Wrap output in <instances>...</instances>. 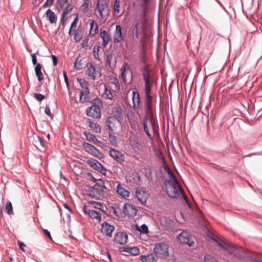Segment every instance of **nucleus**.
<instances>
[{
	"mask_svg": "<svg viewBox=\"0 0 262 262\" xmlns=\"http://www.w3.org/2000/svg\"><path fill=\"white\" fill-rule=\"evenodd\" d=\"M212 239L223 250L228 251L229 254L235 257L242 259L245 257L244 249L236 245H234L228 240L219 237H213Z\"/></svg>",
	"mask_w": 262,
	"mask_h": 262,
	"instance_id": "f257e3e1",
	"label": "nucleus"
},
{
	"mask_svg": "<svg viewBox=\"0 0 262 262\" xmlns=\"http://www.w3.org/2000/svg\"><path fill=\"white\" fill-rule=\"evenodd\" d=\"M144 107L145 114L144 118H149L150 125L154 131L157 125V121L154 117L152 110V98L145 99Z\"/></svg>",
	"mask_w": 262,
	"mask_h": 262,
	"instance_id": "f03ea898",
	"label": "nucleus"
},
{
	"mask_svg": "<svg viewBox=\"0 0 262 262\" xmlns=\"http://www.w3.org/2000/svg\"><path fill=\"white\" fill-rule=\"evenodd\" d=\"M169 246L165 243H159L155 245L154 254L157 257L166 258L169 256Z\"/></svg>",
	"mask_w": 262,
	"mask_h": 262,
	"instance_id": "7ed1b4c3",
	"label": "nucleus"
},
{
	"mask_svg": "<svg viewBox=\"0 0 262 262\" xmlns=\"http://www.w3.org/2000/svg\"><path fill=\"white\" fill-rule=\"evenodd\" d=\"M85 191L88 196L97 200H100L101 195L104 193L99 188L96 187L95 185L93 187L87 186Z\"/></svg>",
	"mask_w": 262,
	"mask_h": 262,
	"instance_id": "20e7f679",
	"label": "nucleus"
},
{
	"mask_svg": "<svg viewBox=\"0 0 262 262\" xmlns=\"http://www.w3.org/2000/svg\"><path fill=\"white\" fill-rule=\"evenodd\" d=\"M167 194L170 198H177L180 193H182V189L179 184L165 189Z\"/></svg>",
	"mask_w": 262,
	"mask_h": 262,
	"instance_id": "39448f33",
	"label": "nucleus"
},
{
	"mask_svg": "<svg viewBox=\"0 0 262 262\" xmlns=\"http://www.w3.org/2000/svg\"><path fill=\"white\" fill-rule=\"evenodd\" d=\"M86 112L88 116L93 118L99 119L101 116L100 109L97 105L93 104L91 106L88 107L86 110Z\"/></svg>",
	"mask_w": 262,
	"mask_h": 262,
	"instance_id": "423d86ee",
	"label": "nucleus"
},
{
	"mask_svg": "<svg viewBox=\"0 0 262 262\" xmlns=\"http://www.w3.org/2000/svg\"><path fill=\"white\" fill-rule=\"evenodd\" d=\"M87 163L93 169L98 171L101 173L104 174L106 171V169L104 166L95 159H90L87 161Z\"/></svg>",
	"mask_w": 262,
	"mask_h": 262,
	"instance_id": "0eeeda50",
	"label": "nucleus"
},
{
	"mask_svg": "<svg viewBox=\"0 0 262 262\" xmlns=\"http://www.w3.org/2000/svg\"><path fill=\"white\" fill-rule=\"evenodd\" d=\"M122 212L126 215L135 216L137 212V209L132 204L126 203L122 207Z\"/></svg>",
	"mask_w": 262,
	"mask_h": 262,
	"instance_id": "6e6552de",
	"label": "nucleus"
},
{
	"mask_svg": "<svg viewBox=\"0 0 262 262\" xmlns=\"http://www.w3.org/2000/svg\"><path fill=\"white\" fill-rule=\"evenodd\" d=\"M178 238L180 242L183 244H187L189 246H191L194 244L192 238L190 236L189 233L186 232L181 233L178 235Z\"/></svg>",
	"mask_w": 262,
	"mask_h": 262,
	"instance_id": "1a4fd4ad",
	"label": "nucleus"
},
{
	"mask_svg": "<svg viewBox=\"0 0 262 262\" xmlns=\"http://www.w3.org/2000/svg\"><path fill=\"white\" fill-rule=\"evenodd\" d=\"M110 156L116 161L121 163L125 160V156L119 150L111 148L109 150Z\"/></svg>",
	"mask_w": 262,
	"mask_h": 262,
	"instance_id": "9d476101",
	"label": "nucleus"
},
{
	"mask_svg": "<svg viewBox=\"0 0 262 262\" xmlns=\"http://www.w3.org/2000/svg\"><path fill=\"white\" fill-rule=\"evenodd\" d=\"M124 39L122 32V27L117 25L113 33V42L115 44L120 43Z\"/></svg>",
	"mask_w": 262,
	"mask_h": 262,
	"instance_id": "9b49d317",
	"label": "nucleus"
},
{
	"mask_svg": "<svg viewBox=\"0 0 262 262\" xmlns=\"http://www.w3.org/2000/svg\"><path fill=\"white\" fill-rule=\"evenodd\" d=\"M83 211L85 214H88L92 219H95L98 222L101 221V214L98 211L88 209L85 205L83 207Z\"/></svg>",
	"mask_w": 262,
	"mask_h": 262,
	"instance_id": "f8f14e48",
	"label": "nucleus"
},
{
	"mask_svg": "<svg viewBox=\"0 0 262 262\" xmlns=\"http://www.w3.org/2000/svg\"><path fill=\"white\" fill-rule=\"evenodd\" d=\"M127 235L124 232H118L115 235L114 242L120 245H124L127 243Z\"/></svg>",
	"mask_w": 262,
	"mask_h": 262,
	"instance_id": "ddd939ff",
	"label": "nucleus"
},
{
	"mask_svg": "<svg viewBox=\"0 0 262 262\" xmlns=\"http://www.w3.org/2000/svg\"><path fill=\"white\" fill-rule=\"evenodd\" d=\"M86 73L89 77H92L95 80L97 76L100 77V74L96 71L95 66L91 63L87 64Z\"/></svg>",
	"mask_w": 262,
	"mask_h": 262,
	"instance_id": "4468645a",
	"label": "nucleus"
},
{
	"mask_svg": "<svg viewBox=\"0 0 262 262\" xmlns=\"http://www.w3.org/2000/svg\"><path fill=\"white\" fill-rule=\"evenodd\" d=\"M136 197L142 204H145L147 201V193L141 189H136Z\"/></svg>",
	"mask_w": 262,
	"mask_h": 262,
	"instance_id": "2eb2a0df",
	"label": "nucleus"
},
{
	"mask_svg": "<svg viewBox=\"0 0 262 262\" xmlns=\"http://www.w3.org/2000/svg\"><path fill=\"white\" fill-rule=\"evenodd\" d=\"M107 5L105 0H98L96 9L98 11L99 16L101 18H104L103 11H104L107 8Z\"/></svg>",
	"mask_w": 262,
	"mask_h": 262,
	"instance_id": "dca6fc26",
	"label": "nucleus"
},
{
	"mask_svg": "<svg viewBox=\"0 0 262 262\" xmlns=\"http://www.w3.org/2000/svg\"><path fill=\"white\" fill-rule=\"evenodd\" d=\"M115 228L113 226L105 222L102 224L101 231L108 237H112V232L114 231Z\"/></svg>",
	"mask_w": 262,
	"mask_h": 262,
	"instance_id": "f3484780",
	"label": "nucleus"
},
{
	"mask_svg": "<svg viewBox=\"0 0 262 262\" xmlns=\"http://www.w3.org/2000/svg\"><path fill=\"white\" fill-rule=\"evenodd\" d=\"M112 116L118 122H121L123 119L122 114V109L120 106L115 107L112 110Z\"/></svg>",
	"mask_w": 262,
	"mask_h": 262,
	"instance_id": "a211bd4d",
	"label": "nucleus"
},
{
	"mask_svg": "<svg viewBox=\"0 0 262 262\" xmlns=\"http://www.w3.org/2000/svg\"><path fill=\"white\" fill-rule=\"evenodd\" d=\"M99 35L102 39V46L103 48L106 47L111 40V37L108 33L104 30H100Z\"/></svg>",
	"mask_w": 262,
	"mask_h": 262,
	"instance_id": "6ab92c4d",
	"label": "nucleus"
},
{
	"mask_svg": "<svg viewBox=\"0 0 262 262\" xmlns=\"http://www.w3.org/2000/svg\"><path fill=\"white\" fill-rule=\"evenodd\" d=\"M132 101L134 109L138 110L140 105V95L137 92H133Z\"/></svg>",
	"mask_w": 262,
	"mask_h": 262,
	"instance_id": "aec40b11",
	"label": "nucleus"
},
{
	"mask_svg": "<svg viewBox=\"0 0 262 262\" xmlns=\"http://www.w3.org/2000/svg\"><path fill=\"white\" fill-rule=\"evenodd\" d=\"M117 121L116 119H114V117H107L105 124L107 126L108 128L112 131H114L116 128V122Z\"/></svg>",
	"mask_w": 262,
	"mask_h": 262,
	"instance_id": "412c9836",
	"label": "nucleus"
},
{
	"mask_svg": "<svg viewBox=\"0 0 262 262\" xmlns=\"http://www.w3.org/2000/svg\"><path fill=\"white\" fill-rule=\"evenodd\" d=\"M116 191L119 195L125 199L129 197L130 193L129 191L122 187L120 184L117 185L116 187Z\"/></svg>",
	"mask_w": 262,
	"mask_h": 262,
	"instance_id": "4be33fe9",
	"label": "nucleus"
},
{
	"mask_svg": "<svg viewBox=\"0 0 262 262\" xmlns=\"http://www.w3.org/2000/svg\"><path fill=\"white\" fill-rule=\"evenodd\" d=\"M46 16L50 24H56L57 20V17L54 12L48 9L46 12Z\"/></svg>",
	"mask_w": 262,
	"mask_h": 262,
	"instance_id": "5701e85b",
	"label": "nucleus"
},
{
	"mask_svg": "<svg viewBox=\"0 0 262 262\" xmlns=\"http://www.w3.org/2000/svg\"><path fill=\"white\" fill-rule=\"evenodd\" d=\"M90 27L89 36L93 37L98 33V25L95 20H92L90 23Z\"/></svg>",
	"mask_w": 262,
	"mask_h": 262,
	"instance_id": "b1692460",
	"label": "nucleus"
},
{
	"mask_svg": "<svg viewBox=\"0 0 262 262\" xmlns=\"http://www.w3.org/2000/svg\"><path fill=\"white\" fill-rule=\"evenodd\" d=\"M142 76L145 81V84H151L152 78L150 75V71L148 69L144 68L143 69Z\"/></svg>",
	"mask_w": 262,
	"mask_h": 262,
	"instance_id": "393cba45",
	"label": "nucleus"
},
{
	"mask_svg": "<svg viewBox=\"0 0 262 262\" xmlns=\"http://www.w3.org/2000/svg\"><path fill=\"white\" fill-rule=\"evenodd\" d=\"M88 122L89 123V127L94 132L97 134L101 133V128L98 124L92 122L90 119H88Z\"/></svg>",
	"mask_w": 262,
	"mask_h": 262,
	"instance_id": "a878e982",
	"label": "nucleus"
},
{
	"mask_svg": "<svg viewBox=\"0 0 262 262\" xmlns=\"http://www.w3.org/2000/svg\"><path fill=\"white\" fill-rule=\"evenodd\" d=\"M42 68V65L40 63H38L37 66L35 67V73L37 77L38 80L39 81H41L43 79V75L41 71V69Z\"/></svg>",
	"mask_w": 262,
	"mask_h": 262,
	"instance_id": "bb28decb",
	"label": "nucleus"
},
{
	"mask_svg": "<svg viewBox=\"0 0 262 262\" xmlns=\"http://www.w3.org/2000/svg\"><path fill=\"white\" fill-rule=\"evenodd\" d=\"M104 92L102 94V97L105 99L113 100V95L111 90L108 89L105 84H104Z\"/></svg>",
	"mask_w": 262,
	"mask_h": 262,
	"instance_id": "cd10ccee",
	"label": "nucleus"
},
{
	"mask_svg": "<svg viewBox=\"0 0 262 262\" xmlns=\"http://www.w3.org/2000/svg\"><path fill=\"white\" fill-rule=\"evenodd\" d=\"M90 91L88 90V93H85V90L81 91L80 93L79 101L81 103H84L90 100L89 97Z\"/></svg>",
	"mask_w": 262,
	"mask_h": 262,
	"instance_id": "c85d7f7f",
	"label": "nucleus"
},
{
	"mask_svg": "<svg viewBox=\"0 0 262 262\" xmlns=\"http://www.w3.org/2000/svg\"><path fill=\"white\" fill-rule=\"evenodd\" d=\"M149 122V118H144L143 120V125L144 132L146 133L148 137L151 139L152 135L149 133V128L148 127L147 122Z\"/></svg>",
	"mask_w": 262,
	"mask_h": 262,
	"instance_id": "c756f323",
	"label": "nucleus"
},
{
	"mask_svg": "<svg viewBox=\"0 0 262 262\" xmlns=\"http://www.w3.org/2000/svg\"><path fill=\"white\" fill-rule=\"evenodd\" d=\"M83 134L85 136L86 140L88 141L92 142L95 144L99 142L95 136L88 132H84Z\"/></svg>",
	"mask_w": 262,
	"mask_h": 262,
	"instance_id": "7c9ffc66",
	"label": "nucleus"
},
{
	"mask_svg": "<svg viewBox=\"0 0 262 262\" xmlns=\"http://www.w3.org/2000/svg\"><path fill=\"white\" fill-rule=\"evenodd\" d=\"M178 184L179 183L176 178H170L165 181L164 185L165 186V189H166L167 187H172V186H174Z\"/></svg>",
	"mask_w": 262,
	"mask_h": 262,
	"instance_id": "2f4dec72",
	"label": "nucleus"
},
{
	"mask_svg": "<svg viewBox=\"0 0 262 262\" xmlns=\"http://www.w3.org/2000/svg\"><path fill=\"white\" fill-rule=\"evenodd\" d=\"M142 25L140 23L137 22L135 24V26L133 29V34H135L136 39H139L140 33L139 30L140 29H142Z\"/></svg>",
	"mask_w": 262,
	"mask_h": 262,
	"instance_id": "473e14b6",
	"label": "nucleus"
},
{
	"mask_svg": "<svg viewBox=\"0 0 262 262\" xmlns=\"http://www.w3.org/2000/svg\"><path fill=\"white\" fill-rule=\"evenodd\" d=\"M140 259L143 262H155L156 261V259L152 254H149L147 255H141Z\"/></svg>",
	"mask_w": 262,
	"mask_h": 262,
	"instance_id": "72a5a7b5",
	"label": "nucleus"
},
{
	"mask_svg": "<svg viewBox=\"0 0 262 262\" xmlns=\"http://www.w3.org/2000/svg\"><path fill=\"white\" fill-rule=\"evenodd\" d=\"M113 58V55L112 54H108L106 55V63L108 65L109 68L113 70L114 68L116 67L115 62H112V59Z\"/></svg>",
	"mask_w": 262,
	"mask_h": 262,
	"instance_id": "f704fd0d",
	"label": "nucleus"
},
{
	"mask_svg": "<svg viewBox=\"0 0 262 262\" xmlns=\"http://www.w3.org/2000/svg\"><path fill=\"white\" fill-rule=\"evenodd\" d=\"M82 146L86 152L91 154L93 151V150L95 148L94 146L85 142L82 143Z\"/></svg>",
	"mask_w": 262,
	"mask_h": 262,
	"instance_id": "c9c22d12",
	"label": "nucleus"
},
{
	"mask_svg": "<svg viewBox=\"0 0 262 262\" xmlns=\"http://www.w3.org/2000/svg\"><path fill=\"white\" fill-rule=\"evenodd\" d=\"M95 185L104 193L106 192V190H107L106 187L105 185L104 182L100 179H98V181L96 182Z\"/></svg>",
	"mask_w": 262,
	"mask_h": 262,
	"instance_id": "e433bc0d",
	"label": "nucleus"
},
{
	"mask_svg": "<svg viewBox=\"0 0 262 262\" xmlns=\"http://www.w3.org/2000/svg\"><path fill=\"white\" fill-rule=\"evenodd\" d=\"M130 146L136 149L139 150L141 147V144L139 140L136 138H134L130 140Z\"/></svg>",
	"mask_w": 262,
	"mask_h": 262,
	"instance_id": "4c0bfd02",
	"label": "nucleus"
},
{
	"mask_svg": "<svg viewBox=\"0 0 262 262\" xmlns=\"http://www.w3.org/2000/svg\"><path fill=\"white\" fill-rule=\"evenodd\" d=\"M77 81L80 86L85 90V93H88V90H89L88 82L85 80L82 79H78Z\"/></svg>",
	"mask_w": 262,
	"mask_h": 262,
	"instance_id": "58836bf2",
	"label": "nucleus"
},
{
	"mask_svg": "<svg viewBox=\"0 0 262 262\" xmlns=\"http://www.w3.org/2000/svg\"><path fill=\"white\" fill-rule=\"evenodd\" d=\"M151 85L152 83L149 84H145V99L152 98V97L150 95Z\"/></svg>",
	"mask_w": 262,
	"mask_h": 262,
	"instance_id": "ea45409f",
	"label": "nucleus"
},
{
	"mask_svg": "<svg viewBox=\"0 0 262 262\" xmlns=\"http://www.w3.org/2000/svg\"><path fill=\"white\" fill-rule=\"evenodd\" d=\"M123 251L129 252L133 255H138L139 253V249L137 247H133L131 248H126Z\"/></svg>",
	"mask_w": 262,
	"mask_h": 262,
	"instance_id": "a19ab883",
	"label": "nucleus"
},
{
	"mask_svg": "<svg viewBox=\"0 0 262 262\" xmlns=\"http://www.w3.org/2000/svg\"><path fill=\"white\" fill-rule=\"evenodd\" d=\"M35 146L37 148H39V146L44 147L45 146L44 140L40 137H37V139L35 141Z\"/></svg>",
	"mask_w": 262,
	"mask_h": 262,
	"instance_id": "79ce46f5",
	"label": "nucleus"
},
{
	"mask_svg": "<svg viewBox=\"0 0 262 262\" xmlns=\"http://www.w3.org/2000/svg\"><path fill=\"white\" fill-rule=\"evenodd\" d=\"M68 2V0H57L56 5L58 10H61Z\"/></svg>",
	"mask_w": 262,
	"mask_h": 262,
	"instance_id": "37998d69",
	"label": "nucleus"
},
{
	"mask_svg": "<svg viewBox=\"0 0 262 262\" xmlns=\"http://www.w3.org/2000/svg\"><path fill=\"white\" fill-rule=\"evenodd\" d=\"M5 208L8 214L11 215L13 213L12 205L10 201H8L6 203Z\"/></svg>",
	"mask_w": 262,
	"mask_h": 262,
	"instance_id": "c03bdc74",
	"label": "nucleus"
},
{
	"mask_svg": "<svg viewBox=\"0 0 262 262\" xmlns=\"http://www.w3.org/2000/svg\"><path fill=\"white\" fill-rule=\"evenodd\" d=\"M83 13H86L89 9V0H83V3L80 7Z\"/></svg>",
	"mask_w": 262,
	"mask_h": 262,
	"instance_id": "a18cd8bd",
	"label": "nucleus"
},
{
	"mask_svg": "<svg viewBox=\"0 0 262 262\" xmlns=\"http://www.w3.org/2000/svg\"><path fill=\"white\" fill-rule=\"evenodd\" d=\"M88 204L91 205L93 207L96 209H101V207H102V204L98 202L90 201L88 202Z\"/></svg>",
	"mask_w": 262,
	"mask_h": 262,
	"instance_id": "49530a36",
	"label": "nucleus"
},
{
	"mask_svg": "<svg viewBox=\"0 0 262 262\" xmlns=\"http://www.w3.org/2000/svg\"><path fill=\"white\" fill-rule=\"evenodd\" d=\"M91 155L93 156L98 158L99 159H101L103 158V154L102 152H101L98 149H97L96 147L93 150V151L91 153Z\"/></svg>",
	"mask_w": 262,
	"mask_h": 262,
	"instance_id": "de8ad7c7",
	"label": "nucleus"
},
{
	"mask_svg": "<svg viewBox=\"0 0 262 262\" xmlns=\"http://www.w3.org/2000/svg\"><path fill=\"white\" fill-rule=\"evenodd\" d=\"M204 262H219L211 255H206L204 256Z\"/></svg>",
	"mask_w": 262,
	"mask_h": 262,
	"instance_id": "09e8293b",
	"label": "nucleus"
},
{
	"mask_svg": "<svg viewBox=\"0 0 262 262\" xmlns=\"http://www.w3.org/2000/svg\"><path fill=\"white\" fill-rule=\"evenodd\" d=\"M108 141L113 146H115L117 144L116 137L114 135H111L110 134L108 136Z\"/></svg>",
	"mask_w": 262,
	"mask_h": 262,
	"instance_id": "8fccbe9b",
	"label": "nucleus"
},
{
	"mask_svg": "<svg viewBox=\"0 0 262 262\" xmlns=\"http://www.w3.org/2000/svg\"><path fill=\"white\" fill-rule=\"evenodd\" d=\"M120 0H115L114 5V10L115 13L119 14L120 13Z\"/></svg>",
	"mask_w": 262,
	"mask_h": 262,
	"instance_id": "3c124183",
	"label": "nucleus"
},
{
	"mask_svg": "<svg viewBox=\"0 0 262 262\" xmlns=\"http://www.w3.org/2000/svg\"><path fill=\"white\" fill-rule=\"evenodd\" d=\"M68 14H67V12H63V13L62 14L61 19H60V20H61L60 25H62V26H64L65 21L68 19V17H67Z\"/></svg>",
	"mask_w": 262,
	"mask_h": 262,
	"instance_id": "603ef678",
	"label": "nucleus"
},
{
	"mask_svg": "<svg viewBox=\"0 0 262 262\" xmlns=\"http://www.w3.org/2000/svg\"><path fill=\"white\" fill-rule=\"evenodd\" d=\"M127 119L128 120V121L130 125H132L134 122H135V120L134 119L135 116L134 114L133 113H129L127 115Z\"/></svg>",
	"mask_w": 262,
	"mask_h": 262,
	"instance_id": "864d4df0",
	"label": "nucleus"
},
{
	"mask_svg": "<svg viewBox=\"0 0 262 262\" xmlns=\"http://www.w3.org/2000/svg\"><path fill=\"white\" fill-rule=\"evenodd\" d=\"M54 0H47L46 3L42 5V8L46 9L48 7H50L53 5Z\"/></svg>",
	"mask_w": 262,
	"mask_h": 262,
	"instance_id": "5fc2aeb1",
	"label": "nucleus"
},
{
	"mask_svg": "<svg viewBox=\"0 0 262 262\" xmlns=\"http://www.w3.org/2000/svg\"><path fill=\"white\" fill-rule=\"evenodd\" d=\"M34 98L39 101H41L45 98V96L39 93H34Z\"/></svg>",
	"mask_w": 262,
	"mask_h": 262,
	"instance_id": "6e6d98bb",
	"label": "nucleus"
},
{
	"mask_svg": "<svg viewBox=\"0 0 262 262\" xmlns=\"http://www.w3.org/2000/svg\"><path fill=\"white\" fill-rule=\"evenodd\" d=\"M165 170L167 172V173H168V174L169 176V179H170V178H176L175 176L174 175V174L173 173L172 171L170 169V168H169V167L167 165H166Z\"/></svg>",
	"mask_w": 262,
	"mask_h": 262,
	"instance_id": "4d7b16f0",
	"label": "nucleus"
},
{
	"mask_svg": "<svg viewBox=\"0 0 262 262\" xmlns=\"http://www.w3.org/2000/svg\"><path fill=\"white\" fill-rule=\"evenodd\" d=\"M78 21V16H76L75 19H74L71 25V30H73L75 29L77 27V25Z\"/></svg>",
	"mask_w": 262,
	"mask_h": 262,
	"instance_id": "13d9d810",
	"label": "nucleus"
},
{
	"mask_svg": "<svg viewBox=\"0 0 262 262\" xmlns=\"http://www.w3.org/2000/svg\"><path fill=\"white\" fill-rule=\"evenodd\" d=\"M82 39V34L80 32H76L74 35L75 41L79 42Z\"/></svg>",
	"mask_w": 262,
	"mask_h": 262,
	"instance_id": "bf43d9fd",
	"label": "nucleus"
},
{
	"mask_svg": "<svg viewBox=\"0 0 262 262\" xmlns=\"http://www.w3.org/2000/svg\"><path fill=\"white\" fill-rule=\"evenodd\" d=\"M81 66H82L81 60H78V59H77L74 63L75 68L77 69H80L81 68Z\"/></svg>",
	"mask_w": 262,
	"mask_h": 262,
	"instance_id": "052dcab7",
	"label": "nucleus"
},
{
	"mask_svg": "<svg viewBox=\"0 0 262 262\" xmlns=\"http://www.w3.org/2000/svg\"><path fill=\"white\" fill-rule=\"evenodd\" d=\"M45 113L46 114H47L48 116L50 117L51 118H52L53 117V115L51 114L50 107L48 105L46 106V107L45 109Z\"/></svg>",
	"mask_w": 262,
	"mask_h": 262,
	"instance_id": "680f3d73",
	"label": "nucleus"
},
{
	"mask_svg": "<svg viewBox=\"0 0 262 262\" xmlns=\"http://www.w3.org/2000/svg\"><path fill=\"white\" fill-rule=\"evenodd\" d=\"M89 36L87 37H85L82 41L81 43V47L82 48H86L88 47V41H89Z\"/></svg>",
	"mask_w": 262,
	"mask_h": 262,
	"instance_id": "e2e57ef3",
	"label": "nucleus"
},
{
	"mask_svg": "<svg viewBox=\"0 0 262 262\" xmlns=\"http://www.w3.org/2000/svg\"><path fill=\"white\" fill-rule=\"evenodd\" d=\"M141 232L143 233H147L148 232V227L145 224H143L141 226V230H140Z\"/></svg>",
	"mask_w": 262,
	"mask_h": 262,
	"instance_id": "0e129e2a",
	"label": "nucleus"
},
{
	"mask_svg": "<svg viewBox=\"0 0 262 262\" xmlns=\"http://www.w3.org/2000/svg\"><path fill=\"white\" fill-rule=\"evenodd\" d=\"M31 56L32 57V63L34 65H36V66L38 63L37 62V58H36V54L35 53L31 54Z\"/></svg>",
	"mask_w": 262,
	"mask_h": 262,
	"instance_id": "69168bd1",
	"label": "nucleus"
},
{
	"mask_svg": "<svg viewBox=\"0 0 262 262\" xmlns=\"http://www.w3.org/2000/svg\"><path fill=\"white\" fill-rule=\"evenodd\" d=\"M63 77H64L65 82L66 83V85L68 88L69 86V83L68 78V76H67L66 72H63Z\"/></svg>",
	"mask_w": 262,
	"mask_h": 262,
	"instance_id": "338daca9",
	"label": "nucleus"
},
{
	"mask_svg": "<svg viewBox=\"0 0 262 262\" xmlns=\"http://www.w3.org/2000/svg\"><path fill=\"white\" fill-rule=\"evenodd\" d=\"M127 69H128V65L127 63H125L121 69V72L125 73Z\"/></svg>",
	"mask_w": 262,
	"mask_h": 262,
	"instance_id": "774afa93",
	"label": "nucleus"
}]
</instances>
